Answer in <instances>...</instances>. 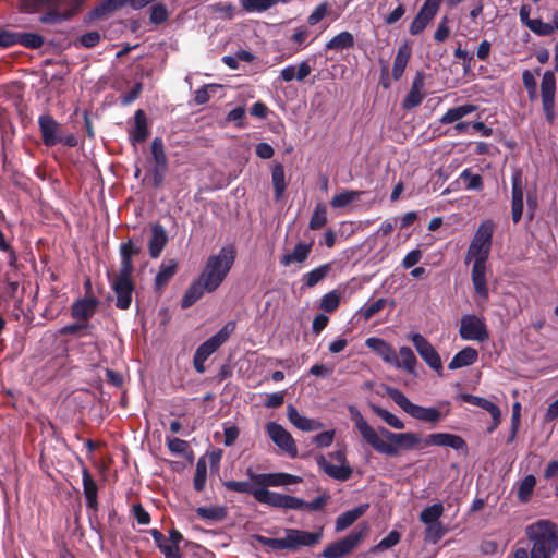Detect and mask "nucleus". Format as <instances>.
<instances>
[{"instance_id":"45","label":"nucleus","mask_w":558,"mask_h":558,"mask_svg":"<svg viewBox=\"0 0 558 558\" xmlns=\"http://www.w3.org/2000/svg\"><path fill=\"white\" fill-rule=\"evenodd\" d=\"M207 480V463L205 459H198L195 468V475L193 480V486L196 492L204 490Z\"/></svg>"},{"instance_id":"39","label":"nucleus","mask_w":558,"mask_h":558,"mask_svg":"<svg viewBox=\"0 0 558 558\" xmlns=\"http://www.w3.org/2000/svg\"><path fill=\"white\" fill-rule=\"evenodd\" d=\"M475 106L463 105L449 109L441 118V124H451L475 111Z\"/></svg>"},{"instance_id":"16","label":"nucleus","mask_w":558,"mask_h":558,"mask_svg":"<svg viewBox=\"0 0 558 558\" xmlns=\"http://www.w3.org/2000/svg\"><path fill=\"white\" fill-rule=\"evenodd\" d=\"M441 2L442 0H425L417 15L414 17L410 25L409 31L412 35H418L425 29L428 23L437 14Z\"/></svg>"},{"instance_id":"1","label":"nucleus","mask_w":558,"mask_h":558,"mask_svg":"<svg viewBox=\"0 0 558 558\" xmlns=\"http://www.w3.org/2000/svg\"><path fill=\"white\" fill-rule=\"evenodd\" d=\"M349 413L364 441L378 453L397 457L401 450H413L422 442L421 436L412 432L393 433L383 426L376 430L354 405L349 407Z\"/></svg>"},{"instance_id":"21","label":"nucleus","mask_w":558,"mask_h":558,"mask_svg":"<svg viewBox=\"0 0 558 558\" xmlns=\"http://www.w3.org/2000/svg\"><path fill=\"white\" fill-rule=\"evenodd\" d=\"M368 349L379 355L388 364H397V353L392 345L381 338L371 337L365 340Z\"/></svg>"},{"instance_id":"58","label":"nucleus","mask_w":558,"mask_h":558,"mask_svg":"<svg viewBox=\"0 0 558 558\" xmlns=\"http://www.w3.org/2000/svg\"><path fill=\"white\" fill-rule=\"evenodd\" d=\"M522 81L530 100H535L537 98V84L533 73L529 70L523 71Z\"/></svg>"},{"instance_id":"46","label":"nucleus","mask_w":558,"mask_h":558,"mask_svg":"<svg viewBox=\"0 0 558 558\" xmlns=\"http://www.w3.org/2000/svg\"><path fill=\"white\" fill-rule=\"evenodd\" d=\"M44 43L45 39L39 34L19 32V45L25 48L38 49L44 45Z\"/></svg>"},{"instance_id":"30","label":"nucleus","mask_w":558,"mask_h":558,"mask_svg":"<svg viewBox=\"0 0 558 558\" xmlns=\"http://www.w3.org/2000/svg\"><path fill=\"white\" fill-rule=\"evenodd\" d=\"M478 359V352L471 347H465L459 351L450 361L448 368L458 369L474 364Z\"/></svg>"},{"instance_id":"17","label":"nucleus","mask_w":558,"mask_h":558,"mask_svg":"<svg viewBox=\"0 0 558 558\" xmlns=\"http://www.w3.org/2000/svg\"><path fill=\"white\" fill-rule=\"evenodd\" d=\"M38 125L46 146L51 147L63 141L61 125L50 114H41Z\"/></svg>"},{"instance_id":"27","label":"nucleus","mask_w":558,"mask_h":558,"mask_svg":"<svg viewBox=\"0 0 558 558\" xmlns=\"http://www.w3.org/2000/svg\"><path fill=\"white\" fill-rule=\"evenodd\" d=\"M142 251L140 243H135L133 239L120 245L121 266L119 270L124 272H133L132 258L138 255Z\"/></svg>"},{"instance_id":"50","label":"nucleus","mask_w":558,"mask_h":558,"mask_svg":"<svg viewBox=\"0 0 558 558\" xmlns=\"http://www.w3.org/2000/svg\"><path fill=\"white\" fill-rule=\"evenodd\" d=\"M460 178L465 182V189L471 191H481L483 189V179L480 174H474L470 169H464Z\"/></svg>"},{"instance_id":"33","label":"nucleus","mask_w":558,"mask_h":558,"mask_svg":"<svg viewBox=\"0 0 558 558\" xmlns=\"http://www.w3.org/2000/svg\"><path fill=\"white\" fill-rule=\"evenodd\" d=\"M82 476H83V487H84V495L86 498V505L89 509L96 510L97 506H98L97 484L93 480V477L87 469H83Z\"/></svg>"},{"instance_id":"44","label":"nucleus","mask_w":558,"mask_h":558,"mask_svg":"<svg viewBox=\"0 0 558 558\" xmlns=\"http://www.w3.org/2000/svg\"><path fill=\"white\" fill-rule=\"evenodd\" d=\"M361 194H362V192H360V191L343 190L342 192H340L339 194H336L332 197L330 205L333 208L347 207L352 202L356 201Z\"/></svg>"},{"instance_id":"41","label":"nucleus","mask_w":558,"mask_h":558,"mask_svg":"<svg viewBox=\"0 0 558 558\" xmlns=\"http://www.w3.org/2000/svg\"><path fill=\"white\" fill-rule=\"evenodd\" d=\"M410 56L411 51L408 46L404 45L398 49L392 66V76L396 81L402 76L409 62Z\"/></svg>"},{"instance_id":"48","label":"nucleus","mask_w":558,"mask_h":558,"mask_svg":"<svg viewBox=\"0 0 558 558\" xmlns=\"http://www.w3.org/2000/svg\"><path fill=\"white\" fill-rule=\"evenodd\" d=\"M195 511L199 518L211 521H220L226 517L223 507H198Z\"/></svg>"},{"instance_id":"31","label":"nucleus","mask_w":558,"mask_h":558,"mask_svg":"<svg viewBox=\"0 0 558 558\" xmlns=\"http://www.w3.org/2000/svg\"><path fill=\"white\" fill-rule=\"evenodd\" d=\"M368 507V504H363L340 514L336 520V531L340 532L351 526L367 511Z\"/></svg>"},{"instance_id":"3","label":"nucleus","mask_w":558,"mask_h":558,"mask_svg":"<svg viewBox=\"0 0 558 558\" xmlns=\"http://www.w3.org/2000/svg\"><path fill=\"white\" fill-rule=\"evenodd\" d=\"M532 544L531 558H554L558 550V526L549 520H538L525 527Z\"/></svg>"},{"instance_id":"24","label":"nucleus","mask_w":558,"mask_h":558,"mask_svg":"<svg viewBox=\"0 0 558 558\" xmlns=\"http://www.w3.org/2000/svg\"><path fill=\"white\" fill-rule=\"evenodd\" d=\"M287 416L294 427L303 432H313L323 427L319 421L301 415L293 404L287 407Z\"/></svg>"},{"instance_id":"29","label":"nucleus","mask_w":558,"mask_h":558,"mask_svg":"<svg viewBox=\"0 0 558 558\" xmlns=\"http://www.w3.org/2000/svg\"><path fill=\"white\" fill-rule=\"evenodd\" d=\"M206 282L198 277L186 290L181 301L182 308L192 306L198 301L205 292H209V288L205 284Z\"/></svg>"},{"instance_id":"38","label":"nucleus","mask_w":558,"mask_h":558,"mask_svg":"<svg viewBox=\"0 0 558 558\" xmlns=\"http://www.w3.org/2000/svg\"><path fill=\"white\" fill-rule=\"evenodd\" d=\"M48 12L40 16L39 21L44 24H57L69 20V14L65 15L62 11V0H56L53 5H49Z\"/></svg>"},{"instance_id":"5","label":"nucleus","mask_w":558,"mask_h":558,"mask_svg":"<svg viewBox=\"0 0 558 558\" xmlns=\"http://www.w3.org/2000/svg\"><path fill=\"white\" fill-rule=\"evenodd\" d=\"M257 541L275 550H296L303 546H314L322 538V533H312L295 529H287L286 536L282 538H270L258 535Z\"/></svg>"},{"instance_id":"23","label":"nucleus","mask_w":558,"mask_h":558,"mask_svg":"<svg viewBox=\"0 0 558 558\" xmlns=\"http://www.w3.org/2000/svg\"><path fill=\"white\" fill-rule=\"evenodd\" d=\"M150 239L148 251L151 258H158L168 243L166 229L160 223H154L150 227Z\"/></svg>"},{"instance_id":"60","label":"nucleus","mask_w":558,"mask_h":558,"mask_svg":"<svg viewBox=\"0 0 558 558\" xmlns=\"http://www.w3.org/2000/svg\"><path fill=\"white\" fill-rule=\"evenodd\" d=\"M401 539L400 533L391 531L386 537H384L375 547L374 551H384L396 546Z\"/></svg>"},{"instance_id":"12","label":"nucleus","mask_w":558,"mask_h":558,"mask_svg":"<svg viewBox=\"0 0 558 558\" xmlns=\"http://www.w3.org/2000/svg\"><path fill=\"white\" fill-rule=\"evenodd\" d=\"M556 77L551 71H546L541 83L542 105L546 121L553 124L556 120L555 112Z\"/></svg>"},{"instance_id":"26","label":"nucleus","mask_w":558,"mask_h":558,"mask_svg":"<svg viewBox=\"0 0 558 558\" xmlns=\"http://www.w3.org/2000/svg\"><path fill=\"white\" fill-rule=\"evenodd\" d=\"M97 306L98 301L95 298L77 300L71 307L72 317L87 323V320L95 314Z\"/></svg>"},{"instance_id":"32","label":"nucleus","mask_w":558,"mask_h":558,"mask_svg":"<svg viewBox=\"0 0 558 558\" xmlns=\"http://www.w3.org/2000/svg\"><path fill=\"white\" fill-rule=\"evenodd\" d=\"M312 72V66L307 61H303L298 68L294 65H288L281 70L280 77L284 82H291L293 80L303 81Z\"/></svg>"},{"instance_id":"13","label":"nucleus","mask_w":558,"mask_h":558,"mask_svg":"<svg viewBox=\"0 0 558 558\" xmlns=\"http://www.w3.org/2000/svg\"><path fill=\"white\" fill-rule=\"evenodd\" d=\"M266 430L272 442L291 458L298 456V448L292 435L276 422H268Z\"/></svg>"},{"instance_id":"55","label":"nucleus","mask_w":558,"mask_h":558,"mask_svg":"<svg viewBox=\"0 0 558 558\" xmlns=\"http://www.w3.org/2000/svg\"><path fill=\"white\" fill-rule=\"evenodd\" d=\"M151 155L156 166L167 167V157L163 149V143L160 137L154 138L151 143Z\"/></svg>"},{"instance_id":"62","label":"nucleus","mask_w":558,"mask_h":558,"mask_svg":"<svg viewBox=\"0 0 558 558\" xmlns=\"http://www.w3.org/2000/svg\"><path fill=\"white\" fill-rule=\"evenodd\" d=\"M529 24L531 25L527 28L538 36H549L553 34L551 23H545L539 19H534L533 22H529Z\"/></svg>"},{"instance_id":"64","label":"nucleus","mask_w":558,"mask_h":558,"mask_svg":"<svg viewBox=\"0 0 558 558\" xmlns=\"http://www.w3.org/2000/svg\"><path fill=\"white\" fill-rule=\"evenodd\" d=\"M218 85L208 84L204 85L194 93V101L196 105H204L210 99L209 90L216 89Z\"/></svg>"},{"instance_id":"35","label":"nucleus","mask_w":558,"mask_h":558,"mask_svg":"<svg viewBox=\"0 0 558 558\" xmlns=\"http://www.w3.org/2000/svg\"><path fill=\"white\" fill-rule=\"evenodd\" d=\"M178 269V263L174 259H169L167 262L161 263L159 267V271L155 277V288L160 290L162 289L169 280L175 275Z\"/></svg>"},{"instance_id":"53","label":"nucleus","mask_w":558,"mask_h":558,"mask_svg":"<svg viewBox=\"0 0 558 558\" xmlns=\"http://www.w3.org/2000/svg\"><path fill=\"white\" fill-rule=\"evenodd\" d=\"M340 292L337 290H332L328 293H326L320 301V308L325 312H333L338 308L340 304Z\"/></svg>"},{"instance_id":"59","label":"nucleus","mask_w":558,"mask_h":558,"mask_svg":"<svg viewBox=\"0 0 558 558\" xmlns=\"http://www.w3.org/2000/svg\"><path fill=\"white\" fill-rule=\"evenodd\" d=\"M169 17L168 10L165 4L157 3L151 7L150 9V22L155 25H159L163 22H166Z\"/></svg>"},{"instance_id":"20","label":"nucleus","mask_w":558,"mask_h":558,"mask_svg":"<svg viewBox=\"0 0 558 558\" xmlns=\"http://www.w3.org/2000/svg\"><path fill=\"white\" fill-rule=\"evenodd\" d=\"M314 241L311 240L310 242H299L294 246L293 251L287 252L283 254L280 258V264L284 267H288L292 264H302L304 263L313 248Z\"/></svg>"},{"instance_id":"8","label":"nucleus","mask_w":558,"mask_h":558,"mask_svg":"<svg viewBox=\"0 0 558 558\" xmlns=\"http://www.w3.org/2000/svg\"><path fill=\"white\" fill-rule=\"evenodd\" d=\"M459 335L466 341L485 342L489 339L485 320L474 314H466L461 317Z\"/></svg>"},{"instance_id":"22","label":"nucleus","mask_w":558,"mask_h":558,"mask_svg":"<svg viewBox=\"0 0 558 558\" xmlns=\"http://www.w3.org/2000/svg\"><path fill=\"white\" fill-rule=\"evenodd\" d=\"M425 445L450 447L456 450H462L466 448V444L462 437L449 433L430 434L425 439Z\"/></svg>"},{"instance_id":"42","label":"nucleus","mask_w":558,"mask_h":558,"mask_svg":"<svg viewBox=\"0 0 558 558\" xmlns=\"http://www.w3.org/2000/svg\"><path fill=\"white\" fill-rule=\"evenodd\" d=\"M445 508L441 502H436L426 507L420 514V521L423 524L439 523V518L444 514Z\"/></svg>"},{"instance_id":"49","label":"nucleus","mask_w":558,"mask_h":558,"mask_svg":"<svg viewBox=\"0 0 558 558\" xmlns=\"http://www.w3.org/2000/svg\"><path fill=\"white\" fill-rule=\"evenodd\" d=\"M327 223V210L322 204L317 205L310 219L308 228L311 230H319Z\"/></svg>"},{"instance_id":"19","label":"nucleus","mask_w":558,"mask_h":558,"mask_svg":"<svg viewBox=\"0 0 558 558\" xmlns=\"http://www.w3.org/2000/svg\"><path fill=\"white\" fill-rule=\"evenodd\" d=\"M523 214V187L521 173L515 172L512 175V199H511V218L514 223H518Z\"/></svg>"},{"instance_id":"18","label":"nucleus","mask_w":558,"mask_h":558,"mask_svg":"<svg viewBox=\"0 0 558 558\" xmlns=\"http://www.w3.org/2000/svg\"><path fill=\"white\" fill-rule=\"evenodd\" d=\"M461 398L463 401L470 404L484 409L492 415L493 424L488 427V433H493L498 427L501 422V411L494 402L485 398L469 393L462 395Z\"/></svg>"},{"instance_id":"25","label":"nucleus","mask_w":558,"mask_h":558,"mask_svg":"<svg viewBox=\"0 0 558 558\" xmlns=\"http://www.w3.org/2000/svg\"><path fill=\"white\" fill-rule=\"evenodd\" d=\"M424 80H425L424 74L422 72H417L412 82V86H411L409 94L403 99L402 107L404 109H408V110L413 109V108L417 107L423 101V99H424V93H423Z\"/></svg>"},{"instance_id":"43","label":"nucleus","mask_w":558,"mask_h":558,"mask_svg":"<svg viewBox=\"0 0 558 558\" xmlns=\"http://www.w3.org/2000/svg\"><path fill=\"white\" fill-rule=\"evenodd\" d=\"M329 270H330V265L325 264V265H320V266L314 268L313 270H311L310 272L305 274L303 276L305 287H307V288L315 287L318 282H320L327 276Z\"/></svg>"},{"instance_id":"10","label":"nucleus","mask_w":558,"mask_h":558,"mask_svg":"<svg viewBox=\"0 0 558 558\" xmlns=\"http://www.w3.org/2000/svg\"><path fill=\"white\" fill-rule=\"evenodd\" d=\"M367 527L354 530L342 539L328 545L322 556L325 558H341L353 551L364 537Z\"/></svg>"},{"instance_id":"37","label":"nucleus","mask_w":558,"mask_h":558,"mask_svg":"<svg viewBox=\"0 0 558 558\" xmlns=\"http://www.w3.org/2000/svg\"><path fill=\"white\" fill-rule=\"evenodd\" d=\"M271 182L275 190V199L281 201L287 187L284 168L281 163L274 166L271 171Z\"/></svg>"},{"instance_id":"52","label":"nucleus","mask_w":558,"mask_h":558,"mask_svg":"<svg viewBox=\"0 0 558 558\" xmlns=\"http://www.w3.org/2000/svg\"><path fill=\"white\" fill-rule=\"evenodd\" d=\"M243 10L246 12H263L275 7L274 0H241Z\"/></svg>"},{"instance_id":"34","label":"nucleus","mask_w":558,"mask_h":558,"mask_svg":"<svg viewBox=\"0 0 558 558\" xmlns=\"http://www.w3.org/2000/svg\"><path fill=\"white\" fill-rule=\"evenodd\" d=\"M130 136L133 144L142 143L148 136L147 119L142 109H138L134 114V128Z\"/></svg>"},{"instance_id":"63","label":"nucleus","mask_w":558,"mask_h":558,"mask_svg":"<svg viewBox=\"0 0 558 558\" xmlns=\"http://www.w3.org/2000/svg\"><path fill=\"white\" fill-rule=\"evenodd\" d=\"M329 10V4L327 2H323L315 8V10L311 13L307 19V23L310 25H316L319 23L327 14Z\"/></svg>"},{"instance_id":"11","label":"nucleus","mask_w":558,"mask_h":558,"mask_svg":"<svg viewBox=\"0 0 558 558\" xmlns=\"http://www.w3.org/2000/svg\"><path fill=\"white\" fill-rule=\"evenodd\" d=\"M132 272L119 270L111 279V288L117 296L116 305L120 310H128L132 302L134 284L131 279Z\"/></svg>"},{"instance_id":"56","label":"nucleus","mask_w":558,"mask_h":558,"mask_svg":"<svg viewBox=\"0 0 558 558\" xmlns=\"http://www.w3.org/2000/svg\"><path fill=\"white\" fill-rule=\"evenodd\" d=\"M387 304V299H378L373 303L365 304L360 313L364 320H369L375 314H377L379 311H381Z\"/></svg>"},{"instance_id":"57","label":"nucleus","mask_w":558,"mask_h":558,"mask_svg":"<svg viewBox=\"0 0 558 558\" xmlns=\"http://www.w3.org/2000/svg\"><path fill=\"white\" fill-rule=\"evenodd\" d=\"M227 489L236 492V493H245L254 496V492L260 489V487H255L250 482H238V481H228L225 483Z\"/></svg>"},{"instance_id":"2","label":"nucleus","mask_w":558,"mask_h":558,"mask_svg":"<svg viewBox=\"0 0 558 558\" xmlns=\"http://www.w3.org/2000/svg\"><path fill=\"white\" fill-rule=\"evenodd\" d=\"M495 227L496 226L492 220H485L478 226L470 243L465 257L466 264L473 259L471 279L475 293L483 301L488 299L486 262L490 253Z\"/></svg>"},{"instance_id":"9","label":"nucleus","mask_w":558,"mask_h":558,"mask_svg":"<svg viewBox=\"0 0 558 558\" xmlns=\"http://www.w3.org/2000/svg\"><path fill=\"white\" fill-rule=\"evenodd\" d=\"M254 498L260 504L281 509L301 510L304 505V500L301 498L270 492L263 487L257 492H254Z\"/></svg>"},{"instance_id":"51","label":"nucleus","mask_w":558,"mask_h":558,"mask_svg":"<svg viewBox=\"0 0 558 558\" xmlns=\"http://www.w3.org/2000/svg\"><path fill=\"white\" fill-rule=\"evenodd\" d=\"M536 485V478L533 475H526L520 483L518 488V498L521 501H527Z\"/></svg>"},{"instance_id":"14","label":"nucleus","mask_w":558,"mask_h":558,"mask_svg":"<svg viewBox=\"0 0 558 558\" xmlns=\"http://www.w3.org/2000/svg\"><path fill=\"white\" fill-rule=\"evenodd\" d=\"M413 345L415 347L420 356L424 362L438 374L442 371V363L439 354L435 348L427 341L425 337L420 333H413L411 336Z\"/></svg>"},{"instance_id":"47","label":"nucleus","mask_w":558,"mask_h":558,"mask_svg":"<svg viewBox=\"0 0 558 558\" xmlns=\"http://www.w3.org/2000/svg\"><path fill=\"white\" fill-rule=\"evenodd\" d=\"M372 410L375 414H377L387 425H389L392 428L396 429H403L404 423L397 417L395 414L390 413L389 411L378 407V405H372Z\"/></svg>"},{"instance_id":"61","label":"nucleus","mask_w":558,"mask_h":558,"mask_svg":"<svg viewBox=\"0 0 558 558\" xmlns=\"http://www.w3.org/2000/svg\"><path fill=\"white\" fill-rule=\"evenodd\" d=\"M167 446L171 453L177 456H184L189 450V442L180 438H166Z\"/></svg>"},{"instance_id":"28","label":"nucleus","mask_w":558,"mask_h":558,"mask_svg":"<svg viewBox=\"0 0 558 558\" xmlns=\"http://www.w3.org/2000/svg\"><path fill=\"white\" fill-rule=\"evenodd\" d=\"M258 483L268 486H283L296 484L302 481L301 477L288 473L259 474L254 477Z\"/></svg>"},{"instance_id":"6","label":"nucleus","mask_w":558,"mask_h":558,"mask_svg":"<svg viewBox=\"0 0 558 558\" xmlns=\"http://www.w3.org/2000/svg\"><path fill=\"white\" fill-rule=\"evenodd\" d=\"M387 395L409 415L426 423H437L444 415L436 408H424L411 402L408 397L397 388H387Z\"/></svg>"},{"instance_id":"54","label":"nucleus","mask_w":558,"mask_h":558,"mask_svg":"<svg viewBox=\"0 0 558 558\" xmlns=\"http://www.w3.org/2000/svg\"><path fill=\"white\" fill-rule=\"evenodd\" d=\"M445 534H446V530H445L444 524L441 522L433 523V524H426L425 539L427 542H430L433 544H437L442 538V536Z\"/></svg>"},{"instance_id":"4","label":"nucleus","mask_w":558,"mask_h":558,"mask_svg":"<svg viewBox=\"0 0 558 558\" xmlns=\"http://www.w3.org/2000/svg\"><path fill=\"white\" fill-rule=\"evenodd\" d=\"M235 259V248L232 245L223 246L218 254L210 255L199 277L214 292L229 274Z\"/></svg>"},{"instance_id":"40","label":"nucleus","mask_w":558,"mask_h":558,"mask_svg":"<svg viewBox=\"0 0 558 558\" xmlns=\"http://www.w3.org/2000/svg\"><path fill=\"white\" fill-rule=\"evenodd\" d=\"M354 36L348 32L343 31L332 37L327 44L326 49L328 50H343V49H350L354 46Z\"/></svg>"},{"instance_id":"7","label":"nucleus","mask_w":558,"mask_h":558,"mask_svg":"<svg viewBox=\"0 0 558 558\" xmlns=\"http://www.w3.org/2000/svg\"><path fill=\"white\" fill-rule=\"evenodd\" d=\"M329 458L335 460L337 464L331 463L325 456L318 454L315 460L318 468L329 477L344 482L349 480L353 473L352 468L348 464L345 452L338 450L329 453Z\"/></svg>"},{"instance_id":"36","label":"nucleus","mask_w":558,"mask_h":558,"mask_svg":"<svg viewBox=\"0 0 558 558\" xmlns=\"http://www.w3.org/2000/svg\"><path fill=\"white\" fill-rule=\"evenodd\" d=\"M417 359L413 351L409 347H401L399 350V356L397 355V364H391L396 368L404 369L410 374L415 372Z\"/></svg>"},{"instance_id":"15","label":"nucleus","mask_w":558,"mask_h":558,"mask_svg":"<svg viewBox=\"0 0 558 558\" xmlns=\"http://www.w3.org/2000/svg\"><path fill=\"white\" fill-rule=\"evenodd\" d=\"M235 330V323L228 322L216 335L207 339L202 343L195 354L208 359L214 352H216Z\"/></svg>"}]
</instances>
